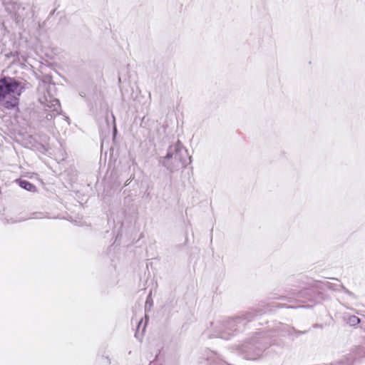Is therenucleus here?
Listing matches in <instances>:
<instances>
[{
    "mask_svg": "<svg viewBox=\"0 0 365 365\" xmlns=\"http://www.w3.org/2000/svg\"><path fill=\"white\" fill-rule=\"evenodd\" d=\"M141 323H142V320H140V321L139 322V323H138V328L140 327V326Z\"/></svg>",
    "mask_w": 365,
    "mask_h": 365,
    "instance_id": "14",
    "label": "nucleus"
},
{
    "mask_svg": "<svg viewBox=\"0 0 365 365\" xmlns=\"http://www.w3.org/2000/svg\"><path fill=\"white\" fill-rule=\"evenodd\" d=\"M19 185L21 187L30 192H35L36 190V186L26 180H21Z\"/></svg>",
    "mask_w": 365,
    "mask_h": 365,
    "instance_id": "8",
    "label": "nucleus"
},
{
    "mask_svg": "<svg viewBox=\"0 0 365 365\" xmlns=\"http://www.w3.org/2000/svg\"><path fill=\"white\" fill-rule=\"evenodd\" d=\"M39 101L44 106L46 111L48 112L47 119H52L60 114L61 108L60 102L57 98H53L48 93V96L40 98Z\"/></svg>",
    "mask_w": 365,
    "mask_h": 365,
    "instance_id": "5",
    "label": "nucleus"
},
{
    "mask_svg": "<svg viewBox=\"0 0 365 365\" xmlns=\"http://www.w3.org/2000/svg\"><path fill=\"white\" fill-rule=\"evenodd\" d=\"M115 132H116V128H115V127H114V133H115Z\"/></svg>",
    "mask_w": 365,
    "mask_h": 365,
    "instance_id": "15",
    "label": "nucleus"
},
{
    "mask_svg": "<svg viewBox=\"0 0 365 365\" xmlns=\"http://www.w3.org/2000/svg\"><path fill=\"white\" fill-rule=\"evenodd\" d=\"M347 323L351 326H356L360 323V319L356 316H350L347 319Z\"/></svg>",
    "mask_w": 365,
    "mask_h": 365,
    "instance_id": "9",
    "label": "nucleus"
},
{
    "mask_svg": "<svg viewBox=\"0 0 365 365\" xmlns=\"http://www.w3.org/2000/svg\"><path fill=\"white\" fill-rule=\"evenodd\" d=\"M6 10L11 14L16 16L17 18L21 17L23 15L24 7L16 1H9L5 3Z\"/></svg>",
    "mask_w": 365,
    "mask_h": 365,
    "instance_id": "6",
    "label": "nucleus"
},
{
    "mask_svg": "<svg viewBox=\"0 0 365 365\" xmlns=\"http://www.w3.org/2000/svg\"><path fill=\"white\" fill-rule=\"evenodd\" d=\"M24 89V86L13 78L0 79V103L6 108H14Z\"/></svg>",
    "mask_w": 365,
    "mask_h": 365,
    "instance_id": "1",
    "label": "nucleus"
},
{
    "mask_svg": "<svg viewBox=\"0 0 365 365\" xmlns=\"http://www.w3.org/2000/svg\"><path fill=\"white\" fill-rule=\"evenodd\" d=\"M190 158L187 150L180 141H178L169 147L166 156L160 160V163L170 172H174L185 168L187 160L190 162Z\"/></svg>",
    "mask_w": 365,
    "mask_h": 365,
    "instance_id": "2",
    "label": "nucleus"
},
{
    "mask_svg": "<svg viewBox=\"0 0 365 365\" xmlns=\"http://www.w3.org/2000/svg\"><path fill=\"white\" fill-rule=\"evenodd\" d=\"M205 359L209 362L210 365H230L222 360L219 355L211 351H207Z\"/></svg>",
    "mask_w": 365,
    "mask_h": 365,
    "instance_id": "7",
    "label": "nucleus"
},
{
    "mask_svg": "<svg viewBox=\"0 0 365 365\" xmlns=\"http://www.w3.org/2000/svg\"><path fill=\"white\" fill-rule=\"evenodd\" d=\"M149 365H163V364L158 361H151Z\"/></svg>",
    "mask_w": 365,
    "mask_h": 365,
    "instance_id": "13",
    "label": "nucleus"
},
{
    "mask_svg": "<svg viewBox=\"0 0 365 365\" xmlns=\"http://www.w3.org/2000/svg\"><path fill=\"white\" fill-rule=\"evenodd\" d=\"M343 289H344V292L346 293L347 294H349V296L352 297H354L355 295L350 291H349L348 289H345L344 287H343Z\"/></svg>",
    "mask_w": 365,
    "mask_h": 365,
    "instance_id": "12",
    "label": "nucleus"
},
{
    "mask_svg": "<svg viewBox=\"0 0 365 365\" xmlns=\"http://www.w3.org/2000/svg\"><path fill=\"white\" fill-rule=\"evenodd\" d=\"M149 304V306L153 305V299L151 297V292L149 293L148 296L147 297V299L145 302V307Z\"/></svg>",
    "mask_w": 365,
    "mask_h": 365,
    "instance_id": "11",
    "label": "nucleus"
},
{
    "mask_svg": "<svg viewBox=\"0 0 365 365\" xmlns=\"http://www.w3.org/2000/svg\"><path fill=\"white\" fill-rule=\"evenodd\" d=\"M283 330L286 331L287 332V334H289V335L292 334V332L296 333L297 335L306 333L305 331H297L294 329V327H289V326H283Z\"/></svg>",
    "mask_w": 365,
    "mask_h": 365,
    "instance_id": "10",
    "label": "nucleus"
},
{
    "mask_svg": "<svg viewBox=\"0 0 365 365\" xmlns=\"http://www.w3.org/2000/svg\"><path fill=\"white\" fill-rule=\"evenodd\" d=\"M269 342L267 341V338L262 336L261 334H257L251 341L245 346L247 349L246 357L249 360H255L259 358L262 351L267 347Z\"/></svg>",
    "mask_w": 365,
    "mask_h": 365,
    "instance_id": "4",
    "label": "nucleus"
},
{
    "mask_svg": "<svg viewBox=\"0 0 365 365\" xmlns=\"http://www.w3.org/2000/svg\"><path fill=\"white\" fill-rule=\"evenodd\" d=\"M253 317L254 314L251 312H248L242 316L224 321L220 325L217 336L224 339H229L237 329V327L238 324L245 320L251 321Z\"/></svg>",
    "mask_w": 365,
    "mask_h": 365,
    "instance_id": "3",
    "label": "nucleus"
}]
</instances>
